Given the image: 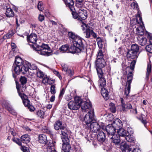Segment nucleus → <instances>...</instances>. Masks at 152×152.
Segmentation results:
<instances>
[{
  "label": "nucleus",
  "instance_id": "6",
  "mask_svg": "<svg viewBox=\"0 0 152 152\" xmlns=\"http://www.w3.org/2000/svg\"><path fill=\"white\" fill-rule=\"evenodd\" d=\"M16 88L18 91L19 95L22 99L23 103L25 107H28L30 104V101L27 99L26 95L24 94V92H21L19 90V87L16 84Z\"/></svg>",
  "mask_w": 152,
  "mask_h": 152
},
{
  "label": "nucleus",
  "instance_id": "19",
  "mask_svg": "<svg viewBox=\"0 0 152 152\" xmlns=\"http://www.w3.org/2000/svg\"><path fill=\"white\" fill-rule=\"evenodd\" d=\"M126 56L127 58L130 59L137 58L138 57V53L133 52L132 50H129L127 52Z\"/></svg>",
  "mask_w": 152,
  "mask_h": 152
},
{
  "label": "nucleus",
  "instance_id": "45",
  "mask_svg": "<svg viewBox=\"0 0 152 152\" xmlns=\"http://www.w3.org/2000/svg\"><path fill=\"white\" fill-rule=\"evenodd\" d=\"M96 40L99 47V48H102L103 45L102 44L103 41L101 38L99 37H97Z\"/></svg>",
  "mask_w": 152,
  "mask_h": 152
},
{
  "label": "nucleus",
  "instance_id": "42",
  "mask_svg": "<svg viewBox=\"0 0 152 152\" xmlns=\"http://www.w3.org/2000/svg\"><path fill=\"white\" fill-rule=\"evenodd\" d=\"M96 69L99 77V78L103 77V73L102 70V68H96Z\"/></svg>",
  "mask_w": 152,
  "mask_h": 152
},
{
  "label": "nucleus",
  "instance_id": "15",
  "mask_svg": "<svg viewBox=\"0 0 152 152\" xmlns=\"http://www.w3.org/2000/svg\"><path fill=\"white\" fill-rule=\"evenodd\" d=\"M19 80L21 84L22 85V86L20 87V89H19V90L21 92L23 93L26 88V86L25 85L27 83V79L24 76H21Z\"/></svg>",
  "mask_w": 152,
  "mask_h": 152
},
{
  "label": "nucleus",
  "instance_id": "9",
  "mask_svg": "<svg viewBox=\"0 0 152 152\" xmlns=\"http://www.w3.org/2000/svg\"><path fill=\"white\" fill-rule=\"evenodd\" d=\"M106 130L107 133L108 137L109 136H112L115 134L116 129L113 125V124H109L106 127Z\"/></svg>",
  "mask_w": 152,
  "mask_h": 152
},
{
  "label": "nucleus",
  "instance_id": "35",
  "mask_svg": "<svg viewBox=\"0 0 152 152\" xmlns=\"http://www.w3.org/2000/svg\"><path fill=\"white\" fill-rule=\"evenodd\" d=\"M151 70V65L150 64H148L147 68V72L146 73L145 79L146 80H148L149 79V76L150 75Z\"/></svg>",
  "mask_w": 152,
  "mask_h": 152
},
{
  "label": "nucleus",
  "instance_id": "17",
  "mask_svg": "<svg viewBox=\"0 0 152 152\" xmlns=\"http://www.w3.org/2000/svg\"><path fill=\"white\" fill-rule=\"evenodd\" d=\"M106 65V63L104 59H96L95 61L96 67L98 68H103Z\"/></svg>",
  "mask_w": 152,
  "mask_h": 152
},
{
  "label": "nucleus",
  "instance_id": "28",
  "mask_svg": "<svg viewBox=\"0 0 152 152\" xmlns=\"http://www.w3.org/2000/svg\"><path fill=\"white\" fill-rule=\"evenodd\" d=\"M144 26L140 25L136 29V34L137 35L142 36L144 33Z\"/></svg>",
  "mask_w": 152,
  "mask_h": 152
},
{
  "label": "nucleus",
  "instance_id": "22",
  "mask_svg": "<svg viewBox=\"0 0 152 152\" xmlns=\"http://www.w3.org/2000/svg\"><path fill=\"white\" fill-rule=\"evenodd\" d=\"M78 15L79 19L80 18L83 20L86 19L87 17L86 11L82 9L79 10L78 11Z\"/></svg>",
  "mask_w": 152,
  "mask_h": 152
},
{
  "label": "nucleus",
  "instance_id": "16",
  "mask_svg": "<svg viewBox=\"0 0 152 152\" xmlns=\"http://www.w3.org/2000/svg\"><path fill=\"white\" fill-rule=\"evenodd\" d=\"M109 138L110 140V141L117 145L120 142V136L117 134H114L111 136H109Z\"/></svg>",
  "mask_w": 152,
  "mask_h": 152
},
{
  "label": "nucleus",
  "instance_id": "38",
  "mask_svg": "<svg viewBox=\"0 0 152 152\" xmlns=\"http://www.w3.org/2000/svg\"><path fill=\"white\" fill-rule=\"evenodd\" d=\"M119 132V136H121L123 137H125L128 136V134L127 132V131L124 130V129H120Z\"/></svg>",
  "mask_w": 152,
  "mask_h": 152
},
{
  "label": "nucleus",
  "instance_id": "10",
  "mask_svg": "<svg viewBox=\"0 0 152 152\" xmlns=\"http://www.w3.org/2000/svg\"><path fill=\"white\" fill-rule=\"evenodd\" d=\"M121 109L123 112H126L128 110L132 108V106L131 104L129 103H125V102L122 98H121Z\"/></svg>",
  "mask_w": 152,
  "mask_h": 152
},
{
  "label": "nucleus",
  "instance_id": "49",
  "mask_svg": "<svg viewBox=\"0 0 152 152\" xmlns=\"http://www.w3.org/2000/svg\"><path fill=\"white\" fill-rule=\"evenodd\" d=\"M146 51L150 53H152V44L147 45L145 47Z\"/></svg>",
  "mask_w": 152,
  "mask_h": 152
},
{
  "label": "nucleus",
  "instance_id": "29",
  "mask_svg": "<svg viewBox=\"0 0 152 152\" xmlns=\"http://www.w3.org/2000/svg\"><path fill=\"white\" fill-rule=\"evenodd\" d=\"M61 130V139L62 142L69 141V140L68 138V135L67 134V131L66 130Z\"/></svg>",
  "mask_w": 152,
  "mask_h": 152
},
{
  "label": "nucleus",
  "instance_id": "27",
  "mask_svg": "<svg viewBox=\"0 0 152 152\" xmlns=\"http://www.w3.org/2000/svg\"><path fill=\"white\" fill-rule=\"evenodd\" d=\"M26 62H24L23 59L19 57H16L15 58V63L13 64L17 65L19 66H23L25 65Z\"/></svg>",
  "mask_w": 152,
  "mask_h": 152
},
{
  "label": "nucleus",
  "instance_id": "58",
  "mask_svg": "<svg viewBox=\"0 0 152 152\" xmlns=\"http://www.w3.org/2000/svg\"><path fill=\"white\" fill-rule=\"evenodd\" d=\"M136 62V61L135 60H133L132 61L130 66V68L132 70H134Z\"/></svg>",
  "mask_w": 152,
  "mask_h": 152
},
{
  "label": "nucleus",
  "instance_id": "59",
  "mask_svg": "<svg viewBox=\"0 0 152 152\" xmlns=\"http://www.w3.org/2000/svg\"><path fill=\"white\" fill-rule=\"evenodd\" d=\"M130 113H131L136 115L137 113V110L136 108H131L130 109Z\"/></svg>",
  "mask_w": 152,
  "mask_h": 152
},
{
  "label": "nucleus",
  "instance_id": "5",
  "mask_svg": "<svg viewBox=\"0 0 152 152\" xmlns=\"http://www.w3.org/2000/svg\"><path fill=\"white\" fill-rule=\"evenodd\" d=\"M133 74L132 72H130L128 74L127 76L128 80L126 83V88L125 89L124 94L126 96H127L130 91L131 88V84L132 80Z\"/></svg>",
  "mask_w": 152,
  "mask_h": 152
},
{
  "label": "nucleus",
  "instance_id": "51",
  "mask_svg": "<svg viewBox=\"0 0 152 152\" xmlns=\"http://www.w3.org/2000/svg\"><path fill=\"white\" fill-rule=\"evenodd\" d=\"M36 73L37 77L39 78H42L45 76L43 72L39 70V69L38 71L37 70Z\"/></svg>",
  "mask_w": 152,
  "mask_h": 152
},
{
  "label": "nucleus",
  "instance_id": "44",
  "mask_svg": "<svg viewBox=\"0 0 152 152\" xmlns=\"http://www.w3.org/2000/svg\"><path fill=\"white\" fill-rule=\"evenodd\" d=\"M109 106L110 111L113 113H115L116 111V109L114 104L112 102L110 103L109 104Z\"/></svg>",
  "mask_w": 152,
  "mask_h": 152
},
{
  "label": "nucleus",
  "instance_id": "34",
  "mask_svg": "<svg viewBox=\"0 0 152 152\" xmlns=\"http://www.w3.org/2000/svg\"><path fill=\"white\" fill-rule=\"evenodd\" d=\"M6 15L7 17H13L14 15V13L12 9L8 8L6 10Z\"/></svg>",
  "mask_w": 152,
  "mask_h": 152
},
{
  "label": "nucleus",
  "instance_id": "48",
  "mask_svg": "<svg viewBox=\"0 0 152 152\" xmlns=\"http://www.w3.org/2000/svg\"><path fill=\"white\" fill-rule=\"evenodd\" d=\"M140 119L142 122L145 126V125L147 123L146 118L145 116L144 115L142 114L141 115V117L140 118Z\"/></svg>",
  "mask_w": 152,
  "mask_h": 152
},
{
  "label": "nucleus",
  "instance_id": "7",
  "mask_svg": "<svg viewBox=\"0 0 152 152\" xmlns=\"http://www.w3.org/2000/svg\"><path fill=\"white\" fill-rule=\"evenodd\" d=\"M80 106L83 112L89 111L90 110H91L90 109L91 107V104L89 101V102H86L83 101L82 100V102L80 103Z\"/></svg>",
  "mask_w": 152,
  "mask_h": 152
},
{
  "label": "nucleus",
  "instance_id": "21",
  "mask_svg": "<svg viewBox=\"0 0 152 152\" xmlns=\"http://www.w3.org/2000/svg\"><path fill=\"white\" fill-rule=\"evenodd\" d=\"M137 42L140 45L144 46L146 44L147 39L146 37L142 36H139L137 37Z\"/></svg>",
  "mask_w": 152,
  "mask_h": 152
},
{
  "label": "nucleus",
  "instance_id": "12",
  "mask_svg": "<svg viewBox=\"0 0 152 152\" xmlns=\"http://www.w3.org/2000/svg\"><path fill=\"white\" fill-rule=\"evenodd\" d=\"M19 66L17 65L13 64L12 66V70L17 75H19L21 72L22 74H25L26 72H24V66Z\"/></svg>",
  "mask_w": 152,
  "mask_h": 152
},
{
  "label": "nucleus",
  "instance_id": "50",
  "mask_svg": "<svg viewBox=\"0 0 152 152\" xmlns=\"http://www.w3.org/2000/svg\"><path fill=\"white\" fill-rule=\"evenodd\" d=\"M50 92L51 94H54L56 92V87L55 85H51L50 88Z\"/></svg>",
  "mask_w": 152,
  "mask_h": 152
},
{
  "label": "nucleus",
  "instance_id": "31",
  "mask_svg": "<svg viewBox=\"0 0 152 152\" xmlns=\"http://www.w3.org/2000/svg\"><path fill=\"white\" fill-rule=\"evenodd\" d=\"M68 50L70 53H81V51H78V48L75 46V45H71L70 47L68 48Z\"/></svg>",
  "mask_w": 152,
  "mask_h": 152
},
{
  "label": "nucleus",
  "instance_id": "64",
  "mask_svg": "<svg viewBox=\"0 0 152 152\" xmlns=\"http://www.w3.org/2000/svg\"><path fill=\"white\" fill-rule=\"evenodd\" d=\"M131 6L134 9H137L138 8V5L134 2L132 3L131 4Z\"/></svg>",
  "mask_w": 152,
  "mask_h": 152
},
{
  "label": "nucleus",
  "instance_id": "52",
  "mask_svg": "<svg viewBox=\"0 0 152 152\" xmlns=\"http://www.w3.org/2000/svg\"><path fill=\"white\" fill-rule=\"evenodd\" d=\"M68 49V48L67 45H63L60 48V50L62 51L63 52H66L67 50Z\"/></svg>",
  "mask_w": 152,
  "mask_h": 152
},
{
  "label": "nucleus",
  "instance_id": "24",
  "mask_svg": "<svg viewBox=\"0 0 152 152\" xmlns=\"http://www.w3.org/2000/svg\"><path fill=\"white\" fill-rule=\"evenodd\" d=\"M66 6L68 7L71 11L75 10L74 7V2L73 0H63Z\"/></svg>",
  "mask_w": 152,
  "mask_h": 152
},
{
  "label": "nucleus",
  "instance_id": "41",
  "mask_svg": "<svg viewBox=\"0 0 152 152\" xmlns=\"http://www.w3.org/2000/svg\"><path fill=\"white\" fill-rule=\"evenodd\" d=\"M36 115L41 118H43L45 115L44 112L41 110H38L36 111Z\"/></svg>",
  "mask_w": 152,
  "mask_h": 152
},
{
  "label": "nucleus",
  "instance_id": "39",
  "mask_svg": "<svg viewBox=\"0 0 152 152\" xmlns=\"http://www.w3.org/2000/svg\"><path fill=\"white\" fill-rule=\"evenodd\" d=\"M104 54L102 50H100L97 52V57L96 59H102L104 58Z\"/></svg>",
  "mask_w": 152,
  "mask_h": 152
},
{
  "label": "nucleus",
  "instance_id": "23",
  "mask_svg": "<svg viewBox=\"0 0 152 152\" xmlns=\"http://www.w3.org/2000/svg\"><path fill=\"white\" fill-rule=\"evenodd\" d=\"M63 142L62 149L64 151L69 152L70 150L71 146L69 143V141L62 142Z\"/></svg>",
  "mask_w": 152,
  "mask_h": 152
},
{
  "label": "nucleus",
  "instance_id": "57",
  "mask_svg": "<svg viewBox=\"0 0 152 152\" xmlns=\"http://www.w3.org/2000/svg\"><path fill=\"white\" fill-rule=\"evenodd\" d=\"M47 149V152H57L53 146L49 147Z\"/></svg>",
  "mask_w": 152,
  "mask_h": 152
},
{
  "label": "nucleus",
  "instance_id": "20",
  "mask_svg": "<svg viewBox=\"0 0 152 152\" xmlns=\"http://www.w3.org/2000/svg\"><path fill=\"white\" fill-rule=\"evenodd\" d=\"M38 141L41 144L46 145L48 141L46 136L44 134H40L39 135Z\"/></svg>",
  "mask_w": 152,
  "mask_h": 152
},
{
  "label": "nucleus",
  "instance_id": "3",
  "mask_svg": "<svg viewBox=\"0 0 152 152\" xmlns=\"http://www.w3.org/2000/svg\"><path fill=\"white\" fill-rule=\"evenodd\" d=\"M82 102V99L79 97H76L75 98V101H71L68 104V108L72 110H77L79 109L80 107V103Z\"/></svg>",
  "mask_w": 152,
  "mask_h": 152
},
{
  "label": "nucleus",
  "instance_id": "61",
  "mask_svg": "<svg viewBox=\"0 0 152 152\" xmlns=\"http://www.w3.org/2000/svg\"><path fill=\"white\" fill-rule=\"evenodd\" d=\"M42 78V83L45 84L46 83H47L48 82V81L49 80V78L46 77V76Z\"/></svg>",
  "mask_w": 152,
  "mask_h": 152
},
{
  "label": "nucleus",
  "instance_id": "36",
  "mask_svg": "<svg viewBox=\"0 0 152 152\" xmlns=\"http://www.w3.org/2000/svg\"><path fill=\"white\" fill-rule=\"evenodd\" d=\"M139 49V46L137 45L134 44L132 45L131 49L130 50H132V51H133V52L138 53Z\"/></svg>",
  "mask_w": 152,
  "mask_h": 152
},
{
  "label": "nucleus",
  "instance_id": "40",
  "mask_svg": "<svg viewBox=\"0 0 152 152\" xmlns=\"http://www.w3.org/2000/svg\"><path fill=\"white\" fill-rule=\"evenodd\" d=\"M129 146V145H128L125 142H122L121 143L120 148L123 152V151H124L127 148H128Z\"/></svg>",
  "mask_w": 152,
  "mask_h": 152
},
{
  "label": "nucleus",
  "instance_id": "8",
  "mask_svg": "<svg viewBox=\"0 0 152 152\" xmlns=\"http://www.w3.org/2000/svg\"><path fill=\"white\" fill-rule=\"evenodd\" d=\"M54 128L56 130H65L66 129L65 125L63 124L62 122L60 121H56L54 125Z\"/></svg>",
  "mask_w": 152,
  "mask_h": 152
},
{
  "label": "nucleus",
  "instance_id": "13",
  "mask_svg": "<svg viewBox=\"0 0 152 152\" xmlns=\"http://www.w3.org/2000/svg\"><path fill=\"white\" fill-rule=\"evenodd\" d=\"M24 71L26 73L28 71L29 69L31 70H37V66L35 64H31L28 62H26L25 63V65L24 66Z\"/></svg>",
  "mask_w": 152,
  "mask_h": 152
},
{
  "label": "nucleus",
  "instance_id": "32",
  "mask_svg": "<svg viewBox=\"0 0 152 152\" xmlns=\"http://www.w3.org/2000/svg\"><path fill=\"white\" fill-rule=\"evenodd\" d=\"M106 80L104 77L100 78L98 83L100 89H101V88L104 87L106 86Z\"/></svg>",
  "mask_w": 152,
  "mask_h": 152
},
{
  "label": "nucleus",
  "instance_id": "63",
  "mask_svg": "<svg viewBox=\"0 0 152 152\" xmlns=\"http://www.w3.org/2000/svg\"><path fill=\"white\" fill-rule=\"evenodd\" d=\"M21 149L23 152H30L28 148L26 147L21 146Z\"/></svg>",
  "mask_w": 152,
  "mask_h": 152
},
{
  "label": "nucleus",
  "instance_id": "60",
  "mask_svg": "<svg viewBox=\"0 0 152 152\" xmlns=\"http://www.w3.org/2000/svg\"><path fill=\"white\" fill-rule=\"evenodd\" d=\"M43 132L48 134H52V132L47 127H45V128L43 129Z\"/></svg>",
  "mask_w": 152,
  "mask_h": 152
},
{
  "label": "nucleus",
  "instance_id": "54",
  "mask_svg": "<svg viewBox=\"0 0 152 152\" xmlns=\"http://www.w3.org/2000/svg\"><path fill=\"white\" fill-rule=\"evenodd\" d=\"M13 35V34L11 32H9L4 35L3 37V39H4L10 38Z\"/></svg>",
  "mask_w": 152,
  "mask_h": 152
},
{
  "label": "nucleus",
  "instance_id": "43",
  "mask_svg": "<svg viewBox=\"0 0 152 152\" xmlns=\"http://www.w3.org/2000/svg\"><path fill=\"white\" fill-rule=\"evenodd\" d=\"M80 23L81 26L82 27V30L84 31L85 30H86L87 29H89L90 28V27L87 25L86 23H85L83 22L81 20H80Z\"/></svg>",
  "mask_w": 152,
  "mask_h": 152
},
{
  "label": "nucleus",
  "instance_id": "4",
  "mask_svg": "<svg viewBox=\"0 0 152 152\" xmlns=\"http://www.w3.org/2000/svg\"><path fill=\"white\" fill-rule=\"evenodd\" d=\"M72 43L78 48V51L84 53L86 52V48L83 44L82 38L80 37L76 39L75 40L72 42Z\"/></svg>",
  "mask_w": 152,
  "mask_h": 152
},
{
  "label": "nucleus",
  "instance_id": "56",
  "mask_svg": "<svg viewBox=\"0 0 152 152\" xmlns=\"http://www.w3.org/2000/svg\"><path fill=\"white\" fill-rule=\"evenodd\" d=\"M74 10L71 11L72 12V15L73 17L75 19H79V17L78 13H77V12H74Z\"/></svg>",
  "mask_w": 152,
  "mask_h": 152
},
{
  "label": "nucleus",
  "instance_id": "47",
  "mask_svg": "<svg viewBox=\"0 0 152 152\" xmlns=\"http://www.w3.org/2000/svg\"><path fill=\"white\" fill-rule=\"evenodd\" d=\"M137 23L140 24V25H143V24L142 21V18L140 17V15H137V19L136 20Z\"/></svg>",
  "mask_w": 152,
  "mask_h": 152
},
{
  "label": "nucleus",
  "instance_id": "1",
  "mask_svg": "<svg viewBox=\"0 0 152 152\" xmlns=\"http://www.w3.org/2000/svg\"><path fill=\"white\" fill-rule=\"evenodd\" d=\"M33 48L37 50L39 54L46 56H49L53 54L52 51L47 44H42L41 46L37 45V48H35L34 45H32Z\"/></svg>",
  "mask_w": 152,
  "mask_h": 152
},
{
  "label": "nucleus",
  "instance_id": "2",
  "mask_svg": "<svg viewBox=\"0 0 152 152\" xmlns=\"http://www.w3.org/2000/svg\"><path fill=\"white\" fill-rule=\"evenodd\" d=\"M96 121L94 110L92 109L91 110L88 112L84 117V120L83 121V127L87 129L89 127V125L91 123Z\"/></svg>",
  "mask_w": 152,
  "mask_h": 152
},
{
  "label": "nucleus",
  "instance_id": "33",
  "mask_svg": "<svg viewBox=\"0 0 152 152\" xmlns=\"http://www.w3.org/2000/svg\"><path fill=\"white\" fill-rule=\"evenodd\" d=\"M68 35L69 39L71 40H72V42L75 40L76 39L80 37L72 31L69 32Z\"/></svg>",
  "mask_w": 152,
  "mask_h": 152
},
{
  "label": "nucleus",
  "instance_id": "18",
  "mask_svg": "<svg viewBox=\"0 0 152 152\" xmlns=\"http://www.w3.org/2000/svg\"><path fill=\"white\" fill-rule=\"evenodd\" d=\"M112 124L115 126V128L118 130V129H121L122 127V121L118 118L116 119L115 120L113 121Z\"/></svg>",
  "mask_w": 152,
  "mask_h": 152
},
{
  "label": "nucleus",
  "instance_id": "30",
  "mask_svg": "<svg viewBox=\"0 0 152 152\" xmlns=\"http://www.w3.org/2000/svg\"><path fill=\"white\" fill-rule=\"evenodd\" d=\"M101 93L102 96L105 99L107 100L109 99V93L108 91L104 87L101 88Z\"/></svg>",
  "mask_w": 152,
  "mask_h": 152
},
{
  "label": "nucleus",
  "instance_id": "37",
  "mask_svg": "<svg viewBox=\"0 0 152 152\" xmlns=\"http://www.w3.org/2000/svg\"><path fill=\"white\" fill-rule=\"evenodd\" d=\"M126 140L127 141L129 142H132L134 143L135 139L134 137L132 135H129L126 137Z\"/></svg>",
  "mask_w": 152,
  "mask_h": 152
},
{
  "label": "nucleus",
  "instance_id": "53",
  "mask_svg": "<svg viewBox=\"0 0 152 152\" xmlns=\"http://www.w3.org/2000/svg\"><path fill=\"white\" fill-rule=\"evenodd\" d=\"M12 140L13 141L16 142L17 144L21 146L22 145V143L21 141V140H20L19 139H18L15 138H12Z\"/></svg>",
  "mask_w": 152,
  "mask_h": 152
},
{
  "label": "nucleus",
  "instance_id": "14",
  "mask_svg": "<svg viewBox=\"0 0 152 152\" xmlns=\"http://www.w3.org/2000/svg\"><path fill=\"white\" fill-rule=\"evenodd\" d=\"M100 128V126L99 124L96 121H94L89 124V127L88 129H90L92 131L97 132L99 131Z\"/></svg>",
  "mask_w": 152,
  "mask_h": 152
},
{
  "label": "nucleus",
  "instance_id": "11",
  "mask_svg": "<svg viewBox=\"0 0 152 152\" xmlns=\"http://www.w3.org/2000/svg\"><path fill=\"white\" fill-rule=\"evenodd\" d=\"M37 40V35L35 33H32L27 37V40L28 42L32 43L37 47L36 42Z\"/></svg>",
  "mask_w": 152,
  "mask_h": 152
},
{
  "label": "nucleus",
  "instance_id": "46",
  "mask_svg": "<svg viewBox=\"0 0 152 152\" xmlns=\"http://www.w3.org/2000/svg\"><path fill=\"white\" fill-rule=\"evenodd\" d=\"M92 30L90 28L86 29L85 32L86 35V38H89L90 37Z\"/></svg>",
  "mask_w": 152,
  "mask_h": 152
},
{
  "label": "nucleus",
  "instance_id": "55",
  "mask_svg": "<svg viewBox=\"0 0 152 152\" xmlns=\"http://www.w3.org/2000/svg\"><path fill=\"white\" fill-rule=\"evenodd\" d=\"M38 9L40 11H42L44 10V6L42 2L39 1L37 5Z\"/></svg>",
  "mask_w": 152,
  "mask_h": 152
},
{
  "label": "nucleus",
  "instance_id": "26",
  "mask_svg": "<svg viewBox=\"0 0 152 152\" xmlns=\"http://www.w3.org/2000/svg\"><path fill=\"white\" fill-rule=\"evenodd\" d=\"M97 139L101 142H104L105 139V134L103 131L100 132L97 135Z\"/></svg>",
  "mask_w": 152,
  "mask_h": 152
},
{
  "label": "nucleus",
  "instance_id": "62",
  "mask_svg": "<svg viewBox=\"0 0 152 152\" xmlns=\"http://www.w3.org/2000/svg\"><path fill=\"white\" fill-rule=\"evenodd\" d=\"M126 131L128 134L129 135H131L133 133V130L131 128H128Z\"/></svg>",
  "mask_w": 152,
  "mask_h": 152
},
{
  "label": "nucleus",
  "instance_id": "25",
  "mask_svg": "<svg viewBox=\"0 0 152 152\" xmlns=\"http://www.w3.org/2000/svg\"><path fill=\"white\" fill-rule=\"evenodd\" d=\"M21 141L22 142L26 144L29 143L31 140L30 136L28 134H25L20 137Z\"/></svg>",
  "mask_w": 152,
  "mask_h": 152
}]
</instances>
